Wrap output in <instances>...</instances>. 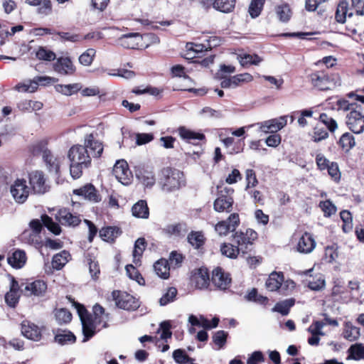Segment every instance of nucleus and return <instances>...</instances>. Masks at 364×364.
Masks as SVG:
<instances>
[{"instance_id": "f257e3e1", "label": "nucleus", "mask_w": 364, "mask_h": 364, "mask_svg": "<svg viewBox=\"0 0 364 364\" xmlns=\"http://www.w3.org/2000/svg\"><path fill=\"white\" fill-rule=\"evenodd\" d=\"M157 183L160 189L166 193L180 191L186 186V178L184 173L172 167H163L158 173Z\"/></svg>"}, {"instance_id": "f03ea898", "label": "nucleus", "mask_w": 364, "mask_h": 364, "mask_svg": "<svg viewBox=\"0 0 364 364\" xmlns=\"http://www.w3.org/2000/svg\"><path fill=\"white\" fill-rule=\"evenodd\" d=\"M68 158L70 162V175L74 179L80 178L83 169L91 166V157L86 147L83 145L75 144L72 146L68 151Z\"/></svg>"}, {"instance_id": "7ed1b4c3", "label": "nucleus", "mask_w": 364, "mask_h": 364, "mask_svg": "<svg viewBox=\"0 0 364 364\" xmlns=\"http://www.w3.org/2000/svg\"><path fill=\"white\" fill-rule=\"evenodd\" d=\"M110 314L105 311V309L100 304H95L92 307V314H91V326L90 331H83V342L88 341L95 335L102 328H107L109 326V321Z\"/></svg>"}, {"instance_id": "20e7f679", "label": "nucleus", "mask_w": 364, "mask_h": 364, "mask_svg": "<svg viewBox=\"0 0 364 364\" xmlns=\"http://www.w3.org/2000/svg\"><path fill=\"white\" fill-rule=\"evenodd\" d=\"M308 82L320 91L332 90L337 86L338 75L328 69L314 70L307 75Z\"/></svg>"}, {"instance_id": "39448f33", "label": "nucleus", "mask_w": 364, "mask_h": 364, "mask_svg": "<svg viewBox=\"0 0 364 364\" xmlns=\"http://www.w3.org/2000/svg\"><path fill=\"white\" fill-rule=\"evenodd\" d=\"M217 198L213 202V209L218 213H230L234 204V188L224 186L223 181L216 186Z\"/></svg>"}, {"instance_id": "423d86ee", "label": "nucleus", "mask_w": 364, "mask_h": 364, "mask_svg": "<svg viewBox=\"0 0 364 364\" xmlns=\"http://www.w3.org/2000/svg\"><path fill=\"white\" fill-rule=\"evenodd\" d=\"M186 48L188 58L193 60L194 63L205 68L213 63L215 55L208 54L209 50L206 45L189 42L186 43Z\"/></svg>"}, {"instance_id": "0eeeda50", "label": "nucleus", "mask_w": 364, "mask_h": 364, "mask_svg": "<svg viewBox=\"0 0 364 364\" xmlns=\"http://www.w3.org/2000/svg\"><path fill=\"white\" fill-rule=\"evenodd\" d=\"M151 40L159 39L157 36L152 33L140 34L139 33H129L123 35L119 41L121 45L127 49H145L149 46V42Z\"/></svg>"}, {"instance_id": "6e6552de", "label": "nucleus", "mask_w": 364, "mask_h": 364, "mask_svg": "<svg viewBox=\"0 0 364 364\" xmlns=\"http://www.w3.org/2000/svg\"><path fill=\"white\" fill-rule=\"evenodd\" d=\"M232 237L234 243L242 250V255L245 256L253 250L255 242L258 239V233L252 228H247L245 232L235 230Z\"/></svg>"}, {"instance_id": "1a4fd4ad", "label": "nucleus", "mask_w": 364, "mask_h": 364, "mask_svg": "<svg viewBox=\"0 0 364 364\" xmlns=\"http://www.w3.org/2000/svg\"><path fill=\"white\" fill-rule=\"evenodd\" d=\"M111 296L116 306L125 311H136L141 305L139 299L124 291L114 290L112 291Z\"/></svg>"}, {"instance_id": "9d476101", "label": "nucleus", "mask_w": 364, "mask_h": 364, "mask_svg": "<svg viewBox=\"0 0 364 364\" xmlns=\"http://www.w3.org/2000/svg\"><path fill=\"white\" fill-rule=\"evenodd\" d=\"M266 287L271 291H276L284 287H288L289 285L291 289L295 287V283L292 280H287L284 282V275L282 272H272L269 275L265 283Z\"/></svg>"}, {"instance_id": "9b49d317", "label": "nucleus", "mask_w": 364, "mask_h": 364, "mask_svg": "<svg viewBox=\"0 0 364 364\" xmlns=\"http://www.w3.org/2000/svg\"><path fill=\"white\" fill-rule=\"evenodd\" d=\"M46 290L47 284L41 279L26 280L25 282H21V293L25 296H41L46 293Z\"/></svg>"}, {"instance_id": "f8f14e48", "label": "nucleus", "mask_w": 364, "mask_h": 364, "mask_svg": "<svg viewBox=\"0 0 364 364\" xmlns=\"http://www.w3.org/2000/svg\"><path fill=\"white\" fill-rule=\"evenodd\" d=\"M31 188L24 178H17L10 186V193L14 200L20 204L26 201L30 194Z\"/></svg>"}, {"instance_id": "ddd939ff", "label": "nucleus", "mask_w": 364, "mask_h": 364, "mask_svg": "<svg viewBox=\"0 0 364 364\" xmlns=\"http://www.w3.org/2000/svg\"><path fill=\"white\" fill-rule=\"evenodd\" d=\"M240 224L239 214L231 213L226 220L219 221L215 225V230L220 235L225 236L229 232H235Z\"/></svg>"}, {"instance_id": "4468645a", "label": "nucleus", "mask_w": 364, "mask_h": 364, "mask_svg": "<svg viewBox=\"0 0 364 364\" xmlns=\"http://www.w3.org/2000/svg\"><path fill=\"white\" fill-rule=\"evenodd\" d=\"M346 125L355 134L364 132V114L360 109H353L347 114Z\"/></svg>"}, {"instance_id": "2eb2a0df", "label": "nucleus", "mask_w": 364, "mask_h": 364, "mask_svg": "<svg viewBox=\"0 0 364 364\" xmlns=\"http://www.w3.org/2000/svg\"><path fill=\"white\" fill-rule=\"evenodd\" d=\"M73 194L92 203H99L102 200V196L98 190L90 183H86L79 188L73 189Z\"/></svg>"}, {"instance_id": "dca6fc26", "label": "nucleus", "mask_w": 364, "mask_h": 364, "mask_svg": "<svg viewBox=\"0 0 364 364\" xmlns=\"http://www.w3.org/2000/svg\"><path fill=\"white\" fill-rule=\"evenodd\" d=\"M113 174L123 185H129L133 180V175L125 160L117 161L113 167Z\"/></svg>"}, {"instance_id": "f3484780", "label": "nucleus", "mask_w": 364, "mask_h": 364, "mask_svg": "<svg viewBox=\"0 0 364 364\" xmlns=\"http://www.w3.org/2000/svg\"><path fill=\"white\" fill-rule=\"evenodd\" d=\"M208 269L205 267L195 269L191 276V282L196 288L203 289L208 288L210 284Z\"/></svg>"}, {"instance_id": "a211bd4d", "label": "nucleus", "mask_w": 364, "mask_h": 364, "mask_svg": "<svg viewBox=\"0 0 364 364\" xmlns=\"http://www.w3.org/2000/svg\"><path fill=\"white\" fill-rule=\"evenodd\" d=\"M200 2L205 9L213 7L223 13L233 11L236 4V0H200Z\"/></svg>"}, {"instance_id": "6ab92c4d", "label": "nucleus", "mask_w": 364, "mask_h": 364, "mask_svg": "<svg viewBox=\"0 0 364 364\" xmlns=\"http://www.w3.org/2000/svg\"><path fill=\"white\" fill-rule=\"evenodd\" d=\"M67 298L77 310V314L82 323V332L84 331L89 332L91 326H92L91 323V314L87 311V309L83 304L77 301H75V299H73L70 296H67Z\"/></svg>"}, {"instance_id": "aec40b11", "label": "nucleus", "mask_w": 364, "mask_h": 364, "mask_svg": "<svg viewBox=\"0 0 364 364\" xmlns=\"http://www.w3.org/2000/svg\"><path fill=\"white\" fill-rule=\"evenodd\" d=\"M31 188L35 193L43 194L47 191L44 174L41 171H34L28 173Z\"/></svg>"}, {"instance_id": "412c9836", "label": "nucleus", "mask_w": 364, "mask_h": 364, "mask_svg": "<svg viewBox=\"0 0 364 364\" xmlns=\"http://www.w3.org/2000/svg\"><path fill=\"white\" fill-rule=\"evenodd\" d=\"M230 274L225 272L223 269L218 267L212 272L211 282L218 289L225 290L231 283Z\"/></svg>"}, {"instance_id": "4be33fe9", "label": "nucleus", "mask_w": 364, "mask_h": 364, "mask_svg": "<svg viewBox=\"0 0 364 364\" xmlns=\"http://www.w3.org/2000/svg\"><path fill=\"white\" fill-rule=\"evenodd\" d=\"M56 219L65 226L76 227L80 225L81 219L76 214H73L68 208L60 209L56 214Z\"/></svg>"}, {"instance_id": "5701e85b", "label": "nucleus", "mask_w": 364, "mask_h": 364, "mask_svg": "<svg viewBox=\"0 0 364 364\" xmlns=\"http://www.w3.org/2000/svg\"><path fill=\"white\" fill-rule=\"evenodd\" d=\"M316 245V242L313 235L305 232L299 239L296 250L300 253L309 254L314 250Z\"/></svg>"}, {"instance_id": "b1692460", "label": "nucleus", "mask_w": 364, "mask_h": 364, "mask_svg": "<svg viewBox=\"0 0 364 364\" xmlns=\"http://www.w3.org/2000/svg\"><path fill=\"white\" fill-rule=\"evenodd\" d=\"M54 70L57 73L64 75H72L75 71V66L68 57H60L54 64Z\"/></svg>"}, {"instance_id": "393cba45", "label": "nucleus", "mask_w": 364, "mask_h": 364, "mask_svg": "<svg viewBox=\"0 0 364 364\" xmlns=\"http://www.w3.org/2000/svg\"><path fill=\"white\" fill-rule=\"evenodd\" d=\"M353 13L350 11L349 3L348 0H339L336 8L335 21L340 24H344L346 22L347 16L351 18Z\"/></svg>"}, {"instance_id": "a878e982", "label": "nucleus", "mask_w": 364, "mask_h": 364, "mask_svg": "<svg viewBox=\"0 0 364 364\" xmlns=\"http://www.w3.org/2000/svg\"><path fill=\"white\" fill-rule=\"evenodd\" d=\"M122 233L120 228L117 226H105L99 231V235L101 239L109 243H114L116 239Z\"/></svg>"}, {"instance_id": "bb28decb", "label": "nucleus", "mask_w": 364, "mask_h": 364, "mask_svg": "<svg viewBox=\"0 0 364 364\" xmlns=\"http://www.w3.org/2000/svg\"><path fill=\"white\" fill-rule=\"evenodd\" d=\"M86 149H89L95 158H100L103 152L102 144L96 140L93 134H87L85 136V144L83 145Z\"/></svg>"}, {"instance_id": "cd10ccee", "label": "nucleus", "mask_w": 364, "mask_h": 364, "mask_svg": "<svg viewBox=\"0 0 364 364\" xmlns=\"http://www.w3.org/2000/svg\"><path fill=\"white\" fill-rule=\"evenodd\" d=\"M287 124V120L284 117L265 121L261 124L260 129L265 133L276 134Z\"/></svg>"}, {"instance_id": "c85d7f7f", "label": "nucleus", "mask_w": 364, "mask_h": 364, "mask_svg": "<svg viewBox=\"0 0 364 364\" xmlns=\"http://www.w3.org/2000/svg\"><path fill=\"white\" fill-rule=\"evenodd\" d=\"M26 254L21 250H16L7 257L8 264L16 269L22 268L26 264Z\"/></svg>"}, {"instance_id": "c756f323", "label": "nucleus", "mask_w": 364, "mask_h": 364, "mask_svg": "<svg viewBox=\"0 0 364 364\" xmlns=\"http://www.w3.org/2000/svg\"><path fill=\"white\" fill-rule=\"evenodd\" d=\"M21 333L26 338L35 341H40L42 336L38 326L29 322L22 323Z\"/></svg>"}, {"instance_id": "7c9ffc66", "label": "nucleus", "mask_w": 364, "mask_h": 364, "mask_svg": "<svg viewBox=\"0 0 364 364\" xmlns=\"http://www.w3.org/2000/svg\"><path fill=\"white\" fill-rule=\"evenodd\" d=\"M313 114L314 111L311 108L294 111L291 114V122L297 119L299 127H304L309 123L308 119L312 118Z\"/></svg>"}, {"instance_id": "2f4dec72", "label": "nucleus", "mask_w": 364, "mask_h": 364, "mask_svg": "<svg viewBox=\"0 0 364 364\" xmlns=\"http://www.w3.org/2000/svg\"><path fill=\"white\" fill-rule=\"evenodd\" d=\"M85 261L89 266V272L92 279L97 280L100 274V267L96 257L93 253L87 252L85 255Z\"/></svg>"}, {"instance_id": "473e14b6", "label": "nucleus", "mask_w": 364, "mask_h": 364, "mask_svg": "<svg viewBox=\"0 0 364 364\" xmlns=\"http://www.w3.org/2000/svg\"><path fill=\"white\" fill-rule=\"evenodd\" d=\"M277 18L282 23H287L291 18L292 11L287 3H282L274 6Z\"/></svg>"}, {"instance_id": "72a5a7b5", "label": "nucleus", "mask_w": 364, "mask_h": 364, "mask_svg": "<svg viewBox=\"0 0 364 364\" xmlns=\"http://www.w3.org/2000/svg\"><path fill=\"white\" fill-rule=\"evenodd\" d=\"M187 240L189 244L195 249L200 250L204 246L206 238L202 231L192 230L188 233Z\"/></svg>"}, {"instance_id": "f704fd0d", "label": "nucleus", "mask_w": 364, "mask_h": 364, "mask_svg": "<svg viewBox=\"0 0 364 364\" xmlns=\"http://www.w3.org/2000/svg\"><path fill=\"white\" fill-rule=\"evenodd\" d=\"M156 274L161 279H166L170 277V265L168 259L161 258L154 264Z\"/></svg>"}, {"instance_id": "c9c22d12", "label": "nucleus", "mask_w": 364, "mask_h": 364, "mask_svg": "<svg viewBox=\"0 0 364 364\" xmlns=\"http://www.w3.org/2000/svg\"><path fill=\"white\" fill-rule=\"evenodd\" d=\"M186 223H176L166 225L162 229V232L168 236L181 237L186 232Z\"/></svg>"}, {"instance_id": "e433bc0d", "label": "nucleus", "mask_w": 364, "mask_h": 364, "mask_svg": "<svg viewBox=\"0 0 364 364\" xmlns=\"http://www.w3.org/2000/svg\"><path fill=\"white\" fill-rule=\"evenodd\" d=\"M43 160L50 172H54L55 174H58L60 173V165L59 159L55 156L50 150L47 153L46 152L45 156L43 157Z\"/></svg>"}, {"instance_id": "4c0bfd02", "label": "nucleus", "mask_w": 364, "mask_h": 364, "mask_svg": "<svg viewBox=\"0 0 364 364\" xmlns=\"http://www.w3.org/2000/svg\"><path fill=\"white\" fill-rule=\"evenodd\" d=\"M178 132L181 138L188 142L193 143L195 140H203L205 139L203 134L196 132L183 126L179 127Z\"/></svg>"}, {"instance_id": "58836bf2", "label": "nucleus", "mask_w": 364, "mask_h": 364, "mask_svg": "<svg viewBox=\"0 0 364 364\" xmlns=\"http://www.w3.org/2000/svg\"><path fill=\"white\" fill-rule=\"evenodd\" d=\"M220 250L223 255L230 259H236L240 253L242 254V250L237 245H234L230 242L222 243Z\"/></svg>"}, {"instance_id": "ea45409f", "label": "nucleus", "mask_w": 364, "mask_h": 364, "mask_svg": "<svg viewBox=\"0 0 364 364\" xmlns=\"http://www.w3.org/2000/svg\"><path fill=\"white\" fill-rule=\"evenodd\" d=\"M54 340L55 342L63 346L68 343H75L76 336L70 331L58 329L56 333L55 334Z\"/></svg>"}, {"instance_id": "a19ab883", "label": "nucleus", "mask_w": 364, "mask_h": 364, "mask_svg": "<svg viewBox=\"0 0 364 364\" xmlns=\"http://www.w3.org/2000/svg\"><path fill=\"white\" fill-rule=\"evenodd\" d=\"M132 215L139 218H148L149 209L146 200H140L136 203L132 208Z\"/></svg>"}, {"instance_id": "79ce46f5", "label": "nucleus", "mask_w": 364, "mask_h": 364, "mask_svg": "<svg viewBox=\"0 0 364 364\" xmlns=\"http://www.w3.org/2000/svg\"><path fill=\"white\" fill-rule=\"evenodd\" d=\"M238 59L240 65L242 67H248L250 65H258L262 60L263 58L259 56L257 54H239Z\"/></svg>"}, {"instance_id": "37998d69", "label": "nucleus", "mask_w": 364, "mask_h": 364, "mask_svg": "<svg viewBox=\"0 0 364 364\" xmlns=\"http://www.w3.org/2000/svg\"><path fill=\"white\" fill-rule=\"evenodd\" d=\"M43 106V104L41 102L31 100H22L17 105L18 109L23 112L38 111L41 109Z\"/></svg>"}, {"instance_id": "c03bdc74", "label": "nucleus", "mask_w": 364, "mask_h": 364, "mask_svg": "<svg viewBox=\"0 0 364 364\" xmlns=\"http://www.w3.org/2000/svg\"><path fill=\"white\" fill-rule=\"evenodd\" d=\"M70 256L67 250H63L55 254L52 259V266L57 270L61 269L68 262V258Z\"/></svg>"}, {"instance_id": "a18cd8bd", "label": "nucleus", "mask_w": 364, "mask_h": 364, "mask_svg": "<svg viewBox=\"0 0 364 364\" xmlns=\"http://www.w3.org/2000/svg\"><path fill=\"white\" fill-rule=\"evenodd\" d=\"M55 90L64 95L70 96L82 90V85L80 83L58 85L55 86Z\"/></svg>"}, {"instance_id": "49530a36", "label": "nucleus", "mask_w": 364, "mask_h": 364, "mask_svg": "<svg viewBox=\"0 0 364 364\" xmlns=\"http://www.w3.org/2000/svg\"><path fill=\"white\" fill-rule=\"evenodd\" d=\"M33 53H35L36 58L38 60L50 62L56 58L55 53L46 47L39 46Z\"/></svg>"}, {"instance_id": "de8ad7c7", "label": "nucleus", "mask_w": 364, "mask_h": 364, "mask_svg": "<svg viewBox=\"0 0 364 364\" xmlns=\"http://www.w3.org/2000/svg\"><path fill=\"white\" fill-rule=\"evenodd\" d=\"M294 304L295 299L294 298L287 299L277 302L273 308V311L280 313L282 316H287Z\"/></svg>"}, {"instance_id": "09e8293b", "label": "nucleus", "mask_w": 364, "mask_h": 364, "mask_svg": "<svg viewBox=\"0 0 364 364\" xmlns=\"http://www.w3.org/2000/svg\"><path fill=\"white\" fill-rule=\"evenodd\" d=\"M338 145L343 151L348 152L355 145V138L351 134L346 132L340 137Z\"/></svg>"}, {"instance_id": "8fccbe9b", "label": "nucleus", "mask_w": 364, "mask_h": 364, "mask_svg": "<svg viewBox=\"0 0 364 364\" xmlns=\"http://www.w3.org/2000/svg\"><path fill=\"white\" fill-rule=\"evenodd\" d=\"M177 294L178 290L176 287H168L159 301L160 306H166L167 304L173 302L176 299Z\"/></svg>"}, {"instance_id": "3c124183", "label": "nucleus", "mask_w": 364, "mask_h": 364, "mask_svg": "<svg viewBox=\"0 0 364 364\" xmlns=\"http://www.w3.org/2000/svg\"><path fill=\"white\" fill-rule=\"evenodd\" d=\"M41 221L45 227L48 228L49 231L53 232L55 235H58L61 232V228L60 225L53 220V218L46 214H43L41 216Z\"/></svg>"}, {"instance_id": "603ef678", "label": "nucleus", "mask_w": 364, "mask_h": 364, "mask_svg": "<svg viewBox=\"0 0 364 364\" xmlns=\"http://www.w3.org/2000/svg\"><path fill=\"white\" fill-rule=\"evenodd\" d=\"M349 357L354 360L364 359V345L362 343H355L352 345L348 350Z\"/></svg>"}, {"instance_id": "864d4df0", "label": "nucleus", "mask_w": 364, "mask_h": 364, "mask_svg": "<svg viewBox=\"0 0 364 364\" xmlns=\"http://www.w3.org/2000/svg\"><path fill=\"white\" fill-rule=\"evenodd\" d=\"M343 337L349 341H355L360 337V329L346 323L343 332Z\"/></svg>"}, {"instance_id": "5fc2aeb1", "label": "nucleus", "mask_w": 364, "mask_h": 364, "mask_svg": "<svg viewBox=\"0 0 364 364\" xmlns=\"http://www.w3.org/2000/svg\"><path fill=\"white\" fill-rule=\"evenodd\" d=\"M319 121L324 124L331 132H334L338 128L336 120L327 113L323 112L320 114Z\"/></svg>"}, {"instance_id": "6e6d98bb", "label": "nucleus", "mask_w": 364, "mask_h": 364, "mask_svg": "<svg viewBox=\"0 0 364 364\" xmlns=\"http://www.w3.org/2000/svg\"><path fill=\"white\" fill-rule=\"evenodd\" d=\"M265 3V0H252L249 6L248 12L253 18L258 17Z\"/></svg>"}, {"instance_id": "4d7b16f0", "label": "nucleus", "mask_w": 364, "mask_h": 364, "mask_svg": "<svg viewBox=\"0 0 364 364\" xmlns=\"http://www.w3.org/2000/svg\"><path fill=\"white\" fill-rule=\"evenodd\" d=\"M50 150L48 149V141L46 140H41L31 147V153L34 156L42 155V157L45 156L46 152H48Z\"/></svg>"}, {"instance_id": "13d9d810", "label": "nucleus", "mask_w": 364, "mask_h": 364, "mask_svg": "<svg viewBox=\"0 0 364 364\" xmlns=\"http://www.w3.org/2000/svg\"><path fill=\"white\" fill-rule=\"evenodd\" d=\"M318 207L323 211V215L326 218L331 217L337 211L336 206L330 200L320 201Z\"/></svg>"}, {"instance_id": "bf43d9fd", "label": "nucleus", "mask_w": 364, "mask_h": 364, "mask_svg": "<svg viewBox=\"0 0 364 364\" xmlns=\"http://www.w3.org/2000/svg\"><path fill=\"white\" fill-rule=\"evenodd\" d=\"M55 316L56 321L60 324L68 323L73 318L70 311L65 308L57 309L55 312Z\"/></svg>"}, {"instance_id": "052dcab7", "label": "nucleus", "mask_w": 364, "mask_h": 364, "mask_svg": "<svg viewBox=\"0 0 364 364\" xmlns=\"http://www.w3.org/2000/svg\"><path fill=\"white\" fill-rule=\"evenodd\" d=\"M128 277L137 282L140 285L144 284L145 280L139 271L132 264H127L125 267Z\"/></svg>"}, {"instance_id": "680f3d73", "label": "nucleus", "mask_w": 364, "mask_h": 364, "mask_svg": "<svg viewBox=\"0 0 364 364\" xmlns=\"http://www.w3.org/2000/svg\"><path fill=\"white\" fill-rule=\"evenodd\" d=\"M233 82V87L242 86L245 83L250 82L253 80V76L248 73H244L232 76Z\"/></svg>"}, {"instance_id": "e2e57ef3", "label": "nucleus", "mask_w": 364, "mask_h": 364, "mask_svg": "<svg viewBox=\"0 0 364 364\" xmlns=\"http://www.w3.org/2000/svg\"><path fill=\"white\" fill-rule=\"evenodd\" d=\"M96 54V50L93 48H88L79 57V62L80 64L85 66L90 65Z\"/></svg>"}, {"instance_id": "0e129e2a", "label": "nucleus", "mask_w": 364, "mask_h": 364, "mask_svg": "<svg viewBox=\"0 0 364 364\" xmlns=\"http://www.w3.org/2000/svg\"><path fill=\"white\" fill-rule=\"evenodd\" d=\"M173 358L176 363L178 364H186L191 361H194V359L189 357L184 350L176 349L173 352Z\"/></svg>"}, {"instance_id": "69168bd1", "label": "nucleus", "mask_w": 364, "mask_h": 364, "mask_svg": "<svg viewBox=\"0 0 364 364\" xmlns=\"http://www.w3.org/2000/svg\"><path fill=\"white\" fill-rule=\"evenodd\" d=\"M328 136L327 130L317 124L314 127L312 134V140L315 142H318L321 140L326 139Z\"/></svg>"}, {"instance_id": "338daca9", "label": "nucleus", "mask_w": 364, "mask_h": 364, "mask_svg": "<svg viewBox=\"0 0 364 364\" xmlns=\"http://www.w3.org/2000/svg\"><path fill=\"white\" fill-rule=\"evenodd\" d=\"M184 259L185 257L182 254L178 253L176 251H172L170 253L168 261L170 266H172L173 268H178L181 267Z\"/></svg>"}, {"instance_id": "774afa93", "label": "nucleus", "mask_w": 364, "mask_h": 364, "mask_svg": "<svg viewBox=\"0 0 364 364\" xmlns=\"http://www.w3.org/2000/svg\"><path fill=\"white\" fill-rule=\"evenodd\" d=\"M228 336L227 332L222 330L218 331L213 336V341L219 348H221L225 345Z\"/></svg>"}]
</instances>
